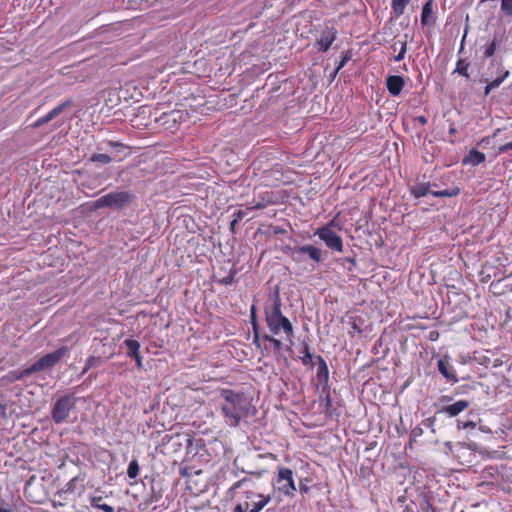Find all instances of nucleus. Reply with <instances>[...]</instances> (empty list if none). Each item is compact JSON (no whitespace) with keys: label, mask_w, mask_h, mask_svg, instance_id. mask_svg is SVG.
Instances as JSON below:
<instances>
[{"label":"nucleus","mask_w":512,"mask_h":512,"mask_svg":"<svg viewBox=\"0 0 512 512\" xmlns=\"http://www.w3.org/2000/svg\"><path fill=\"white\" fill-rule=\"evenodd\" d=\"M219 393L223 399L221 412L225 423L230 427H237L250 413V400L244 393L231 389H222Z\"/></svg>","instance_id":"f257e3e1"},{"label":"nucleus","mask_w":512,"mask_h":512,"mask_svg":"<svg viewBox=\"0 0 512 512\" xmlns=\"http://www.w3.org/2000/svg\"><path fill=\"white\" fill-rule=\"evenodd\" d=\"M238 489L242 490V494L238 497L234 512H260L271 501V496L257 491L256 483L251 478L237 481L229 491L235 492Z\"/></svg>","instance_id":"f03ea898"},{"label":"nucleus","mask_w":512,"mask_h":512,"mask_svg":"<svg viewBox=\"0 0 512 512\" xmlns=\"http://www.w3.org/2000/svg\"><path fill=\"white\" fill-rule=\"evenodd\" d=\"M265 320L271 335L280 336L290 345L293 344V326L290 320L282 314L281 301L278 297L270 307H266Z\"/></svg>","instance_id":"7ed1b4c3"},{"label":"nucleus","mask_w":512,"mask_h":512,"mask_svg":"<svg viewBox=\"0 0 512 512\" xmlns=\"http://www.w3.org/2000/svg\"><path fill=\"white\" fill-rule=\"evenodd\" d=\"M135 196L129 191H113L106 195H103L94 201V207L104 208L109 207L113 209H122L128 206Z\"/></svg>","instance_id":"20e7f679"},{"label":"nucleus","mask_w":512,"mask_h":512,"mask_svg":"<svg viewBox=\"0 0 512 512\" xmlns=\"http://www.w3.org/2000/svg\"><path fill=\"white\" fill-rule=\"evenodd\" d=\"M77 399L73 395L59 398L52 407L51 417L56 424L64 423L75 408Z\"/></svg>","instance_id":"39448f33"},{"label":"nucleus","mask_w":512,"mask_h":512,"mask_svg":"<svg viewBox=\"0 0 512 512\" xmlns=\"http://www.w3.org/2000/svg\"><path fill=\"white\" fill-rule=\"evenodd\" d=\"M334 220L330 221L327 225L318 228L315 231V236H318L321 241L325 243V245L334 251L342 252L343 251V240L341 236H339L332 227L334 226Z\"/></svg>","instance_id":"423d86ee"},{"label":"nucleus","mask_w":512,"mask_h":512,"mask_svg":"<svg viewBox=\"0 0 512 512\" xmlns=\"http://www.w3.org/2000/svg\"><path fill=\"white\" fill-rule=\"evenodd\" d=\"M67 351V347H61L44 355L30 366L32 373L35 374L37 372L53 368L66 355Z\"/></svg>","instance_id":"0eeeda50"},{"label":"nucleus","mask_w":512,"mask_h":512,"mask_svg":"<svg viewBox=\"0 0 512 512\" xmlns=\"http://www.w3.org/2000/svg\"><path fill=\"white\" fill-rule=\"evenodd\" d=\"M430 183L428 182H421L414 184L410 192L415 198H421L428 194L433 195L434 197L441 198V197H454L457 196L460 193V189L458 187L452 188V189H444V190H438V191H431L430 190Z\"/></svg>","instance_id":"6e6552de"},{"label":"nucleus","mask_w":512,"mask_h":512,"mask_svg":"<svg viewBox=\"0 0 512 512\" xmlns=\"http://www.w3.org/2000/svg\"><path fill=\"white\" fill-rule=\"evenodd\" d=\"M303 255H307L311 260L316 263L322 261V250L313 245H302L300 247H293L290 249V257L296 263H300L303 260Z\"/></svg>","instance_id":"1a4fd4ad"},{"label":"nucleus","mask_w":512,"mask_h":512,"mask_svg":"<svg viewBox=\"0 0 512 512\" xmlns=\"http://www.w3.org/2000/svg\"><path fill=\"white\" fill-rule=\"evenodd\" d=\"M277 483L279 491L285 495H292L296 490L293 472L289 468H281L279 470Z\"/></svg>","instance_id":"9d476101"},{"label":"nucleus","mask_w":512,"mask_h":512,"mask_svg":"<svg viewBox=\"0 0 512 512\" xmlns=\"http://www.w3.org/2000/svg\"><path fill=\"white\" fill-rule=\"evenodd\" d=\"M337 32L334 28H326L322 34L317 44L319 46V51L326 52L331 47L332 43L336 39Z\"/></svg>","instance_id":"9b49d317"},{"label":"nucleus","mask_w":512,"mask_h":512,"mask_svg":"<svg viewBox=\"0 0 512 512\" xmlns=\"http://www.w3.org/2000/svg\"><path fill=\"white\" fill-rule=\"evenodd\" d=\"M469 405H470L469 401L459 400L453 404L442 407L440 412L446 414L449 417H455L458 414H460L461 412H463L466 408H468Z\"/></svg>","instance_id":"f8f14e48"},{"label":"nucleus","mask_w":512,"mask_h":512,"mask_svg":"<svg viewBox=\"0 0 512 512\" xmlns=\"http://www.w3.org/2000/svg\"><path fill=\"white\" fill-rule=\"evenodd\" d=\"M386 86L392 96H398L404 87V79L396 75L388 76Z\"/></svg>","instance_id":"ddd939ff"},{"label":"nucleus","mask_w":512,"mask_h":512,"mask_svg":"<svg viewBox=\"0 0 512 512\" xmlns=\"http://www.w3.org/2000/svg\"><path fill=\"white\" fill-rule=\"evenodd\" d=\"M486 159V155L476 149H471L467 156L463 159V164H470L477 166L483 163Z\"/></svg>","instance_id":"4468645a"},{"label":"nucleus","mask_w":512,"mask_h":512,"mask_svg":"<svg viewBox=\"0 0 512 512\" xmlns=\"http://www.w3.org/2000/svg\"><path fill=\"white\" fill-rule=\"evenodd\" d=\"M439 372L449 381L457 382L458 379L454 373V369L445 360L440 359L437 363Z\"/></svg>","instance_id":"2eb2a0df"},{"label":"nucleus","mask_w":512,"mask_h":512,"mask_svg":"<svg viewBox=\"0 0 512 512\" xmlns=\"http://www.w3.org/2000/svg\"><path fill=\"white\" fill-rule=\"evenodd\" d=\"M316 365H317V378L320 381L327 382L329 377V370L324 358L320 355L316 357Z\"/></svg>","instance_id":"dca6fc26"},{"label":"nucleus","mask_w":512,"mask_h":512,"mask_svg":"<svg viewBox=\"0 0 512 512\" xmlns=\"http://www.w3.org/2000/svg\"><path fill=\"white\" fill-rule=\"evenodd\" d=\"M72 105V100L68 99L60 104H58L55 108H53L49 113H47L46 119L49 120V122L56 117H58L60 114H62L68 107Z\"/></svg>","instance_id":"f3484780"},{"label":"nucleus","mask_w":512,"mask_h":512,"mask_svg":"<svg viewBox=\"0 0 512 512\" xmlns=\"http://www.w3.org/2000/svg\"><path fill=\"white\" fill-rule=\"evenodd\" d=\"M32 371H31V368L30 366L21 370V371H10L7 375H6V379L9 381V382H14V381H19V380H22L26 377H29L30 375H32Z\"/></svg>","instance_id":"a211bd4d"},{"label":"nucleus","mask_w":512,"mask_h":512,"mask_svg":"<svg viewBox=\"0 0 512 512\" xmlns=\"http://www.w3.org/2000/svg\"><path fill=\"white\" fill-rule=\"evenodd\" d=\"M124 344L125 346L127 347L128 349V356L129 357H134L139 353V349H140V343L137 341V340H134V339H126L124 341Z\"/></svg>","instance_id":"6ab92c4d"},{"label":"nucleus","mask_w":512,"mask_h":512,"mask_svg":"<svg viewBox=\"0 0 512 512\" xmlns=\"http://www.w3.org/2000/svg\"><path fill=\"white\" fill-rule=\"evenodd\" d=\"M90 502L93 507L101 509L104 512H114V508L112 506L102 502L101 496H93Z\"/></svg>","instance_id":"aec40b11"},{"label":"nucleus","mask_w":512,"mask_h":512,"mask_svg":"<svg viewBox=\"0 0 512 512\" xmlns=\"http://www.w3.org/2000/svg\"><path fill=\"white\" fill-rule=\"evenodd\" d=\"M498 43H499V39L495 36L490 43H486L483 46V49H484L483 53H484L485 58H490L494 55Z\"/></svg>","instance_id":"412c9836"},{"label":"nucleus","mask_w":512,"mask_h":512,"mask_svg":"<svg viewBox=\"0 0 512 512\" xmlns=\"http://www.w3.org/2000/svg\"><path fill=\"white\" fill-rule=\"evenodd\" d=\"M410 0H392V8L396 16H400L404 13L405 7Z\"/></svg>","instance_id":"4be33fe9"},{"label":"nucleus","mask_w":512,"mask_h":512,"mask_svg":"<svg viewBox=\"0 0 512 512\" xmlns=\"http://www.w3.org/2000/svg\"><path fill=\"white\" fill-rule=\"evenodd\" d=\"M468 68H469V63H467L463 59H459L457 61L456 68L453 73H458V74L464 76L465 78H469Z\"/></svg>","instance_id":"5701e85b"},{"label":"nucleus","mask_w":512,"mask_h":512,"mask_svg":"<svg viewBox=\"0 0 512 512\" xmlns=\"http://www.w3.org/2000/svg\"><path fill=\"white\" fill-rule=\"evenodd\" d=\"M274 336L275 335L265 334L263 336V339L266 341H269L271 343V345L273 346L274 352L279 353L283 347V342L281 339L275 338Z\"/></svg>","instance_id":"b1692460"},{"label":"nucleus","mask_w":512,"mask_h":512,"mask_svg":"<svg viewBox=\"0 0 512 512\" xmlns=\"http://www.w3.org/2000/svg\"><path fill=\"white\" fill-rule=\"evenodd\" d=\"M127 475L131 479H135L139 475V464L137 460H132L127 468Z\"/></svg>","instance_id":"393cba45"},{"label":"nucleus","mask_w":512,"mask_h":512,"mask_svg":"<svg viewBox=\"0 0 512 512\" xmlns=\"http://www.w3.org/2000/svg\"><path fill=\"white\" fill-rule=\"evenodd\" d=\"M507 76H508V72H506L503 77L497 78V79L491 81L490 83H488L485 87V95H488L490 93V91L499 87L500 84L503 82L504 78Z\"/></svg>","instance_id":"a878e982"},{"label":"nucleus","mask_w":512,"mask_h":512,"mask_svg":"<svg viewBox=\"0 0 512 512\" xmlns=\"http://www.w3.org/2000/svg\"><path fill=\"white\" fill-rule=\"evenodd\" d=\"M101 145H105V147H99V149H106V148H114L117 152H121L123 149H126L127 146L115 141H104L101 143Z\"/></svg>","instance_id":"bb28decb"},{"label":"nucleus","mask_w":512,"mask_h":512,"mask_svg":"<svg viewBox=\"0 0 512 512\" xmlns=\"http://www.w3.org/2000/svg\"><path fill=\"white\" fill-rule=\"evenodd\" d=\"M90 161L99 162L101 164H108L112 161V158L105 153H98L91 156Z\"/></svg>","instance_id":"cd10ccee"},{"label":"nucleus","mask_w":512,"mask_h":512,"mask_svg":"<svg viewBox=\"0 0 512 512\" xmlns=\"http://www.w3.org/2000/svg\"><path fill=\"white\" fill-rule=\"evenodd\" d=\"M432 15L431 1H428L422 8L421 21L428 24V18Z\"/></svg>","instance_id":"c85d7f7f"},{"label":"nucleus","mask_w":512,"mask_h":512,"mask_svg":"<svg viewBox=\"0 0 512 512\" xmlns=\"http://www.w3.org/2000/svg\"><path fill=\"white\" fill-rule=\"evenodd\" d=\"M301 360L304 365H312V366L316 365V359L314 360V357L310 353L307 346L305 347L304 355L301 358Z\"/></svg>","instance_id":"c756f323"},{"label":"nucleus","mask_w":512,"mask_h":512,"mask_svg":"<svg viewBox=\"0 0 512 512\" xmlns=\"http://www.w3.org/2000/svg\"><path fill=\"white\" fill-rule=\"evenodd\" d=\"M399 45H400L399 52L396 56H394L395 61H401L402 59H404L406 51H407L406 41H399Z\"/></svg>","instance_id":"7c9ffc66"},{"label":"nucleus","mask_w":512,"mask_h":512,"mask_svg":"<svg viewBox=\"0 0 512 512\" xmlns=\"http://www.w3.org/2000/svg\"><path fill=\"white\" fill-rule=\"evenodd\" d=\"M187 114H185L183 111H172L168 114H166V116L169 118V120L173 121V122H177L178 120L181 121L183 119L184 116H186Z\"/></svg>","instance_id":"2f4dec72"},{"label":"nucleus","mask_w":512,"mask_h":512,"mask_svg":"<svg viewBox=\"0 0 512 512\" xmlns=\"http://www.w3.org/2000/svg\"><path fill=\"white\" fill-rule=\"evenodd\" d=\"M501 9L508 15H512V0H501Z\"/></svg>","instance_id":"473e14b6"},{"label":"nucleus","mask_w":512,"mask_h":512,"mask_svg":"<svg viewBox=\"0 0 512 512\" xmlns=\"http://www.w3.org/2000/svg\"><path fill=\"white\" fill-rule=\"evenodd\" d=\"M264 207H266V203L262 201L253 200L252 202L247 203V209L249 210L263 209Z\"/></svg>","instance_id":"72a5a7b5"},{"label":"nucleus","mask_w":512,"mask_h":512,"mask_svg":"<svg viewBox=\"0 0 512 512\" xmlns=\"http://www.w3.org/2000/svg\"><path fill=\"white\" fill-rule=\"evenodd\" d=\"M350 60V56L349 55H345L342 60L340 61L339 65L337 66L336 68V71L335 73H338L344 66L345 64Z\"/></svg>","instance_id":"f704fd0d"},{"label":"nucleus","mask_w":512,"mask_h":512,"mask_svg":"<svg viewBox=\"0 0 512 512\" xmlns=\"http://www.w3.org/2000/svg\"><path fill=\"white\" fill-rule=\"evenodd\" d=\"M458 427L460 429H467V428H475L476 427V424L473 422V421H467V422H464V423H460L458 424Z\"/></svg>","instance_id":"c9c22d12"},{"label":"nucleus","mask_w":512,"mask_h":512,"mask_svg":"<svg viewBox=\"0 0 512 512\" xmlns=\"http://www.w3.org/2000/svg\"><path fill=\"white\" fill-rule=\"evenodd\" d=\"M49 122L48 119H46V116H43L41 118H39L34 124H33V127L37 128V127H40L44 124H47Z\"/></svg>","instance_id":"e433bc0d"},{"label":"nucleus","mask_w":512,"mask_h":512,"mask_svg":"<svg viewBox=\"0 0 512 512\" xmlns=\"http://www.w3.org/2000/svg\"><path fill=\"white\" fill-rule=\"evenodd\" d=\"M509 150H512V141L500 146L499 148L501 153L507 152Z\"/></svg>","instance_id":"4c0bfd02"},{"label":"nucleus","mask_w":512,"mask_h":512,"mask_svg":"<svg viewBox=\"0 0 512 512\" xmlns=\"http://www.w3.org/2000/svg\"><path fill=\"white\" fill-rule=\"evenodd\" d=\"M251 320H252V324L255 328L256 327V311H255L254 305L251 307Z\"/></svg>","instance_id":"58836bf2"},{"label":"nucleus","mask_w":512,"mask_h":512,"mask_svg":"<svg viewBox=\"0 0 512 512\" xmlns=\"http://www.w3.org/2000/svg\"><path fill=\"white\" fill-rule=\"evenodd\" d=\"M133 358L136 360L137 366L139 368L142 367V358H141L140 354L134 356Z\"/></svg>","instance_id":"ea45409f"},{"label":"nucleus","mask_w":512,"mask_h":512,"mask_svg":"<svg viewBox=\"0 0 512 512\" xmlns=\"http://www.w3.org/2000/svg\"><path fill=\"white\" fill-rule=\"evenodd\" d=\"M244 216H245V212L243 210H239L236 213V218L235 219H237V221H238V220H241Z\"/></svg>","instance_id":"a19ab883"},{"label":"nucleus","mask_w":512,"mask_h":512,"mask_svg":"<svg viewBox=\"0 0 512 512\" xmlns=\"http://www.w3.org/2000/svg\"><path fill=\"white\" fill-rule=\"evenodd\" d=\"M95 361L96 359L94 357H90L88 360H87V366H89L90 368L94 366L95 364Z\"/></svg>","instance_id":"79ce46f5"},{"label":"nucleus","mask_w":512,"mask_h":512,"mask_svg":"<svg viewBox=\"0 0 512 512\" xmlns=\"http://www.w3.org/2000/svg\"><path fill=\"white\" fill-rule=\"evenodd\" d=\"M416 121H418L419 123H421L423 125L427 123V119L424 116L416 117Z\"/></svg>","instance_id":"37998d69"},{"label":"nucleus","mask_w":512,"mask_h":512,"mask_svg":"<svg viewBox=\"0 0 512 512\" xmlns=\"http://www.w3.org/2000/svg\"><path fill=\"white\" fill-rule=\"evenodd\" d=\"M424 512H435L432 505L430 503H426V506L424 508Z\"/></svg>","instance_id":"c03bdc74"},{"label":"nucleus","mask_w":512,"mask_h":512,"mask_svg":"<svg viewBox=\"0 0 512 512\" xmlns=\"http://www.w3.org/2000/svg\"><path fill=\"white\" fill-rule=\"evenodd\" d=\"M0 512H14L10 507H1Z\"/></svg>","instance_id":"a18cd8bd"},{"label":"nucleus","mask_w":512,"mask_h":512,"mask_svg":"<svg viewBox=\"0 0 512 512\" xmlns=\"http://www.w3.org/2000/svg\"><path fill=\"white\" fill-rule=\"evenodd\" d=\"M344 261L350 263L353 266L356 264L355 259H353V258L348 257V258H345Z\"/></svg>","instance_id":"49530a36"},{"label":"nucleus","mask_w":512,"mask_h":512,"mask_svg":"<svg viewBox=\"0 0 512 512\" xmlns=\"http://www.w3.org/2000/svg\"><path fill=\"white\" fill-rule=\"evenodd\" d=\"M466 35H467V28L465 29V33H464V35H463V37H462V40H461V47H460V51H462V49H463V43H464V40H465V38H466Z\"/></svg>","instance_id":"de8ad7c7"},{"label":"nucleus","mask_w":512,"mask_h":512,"mask_svg":"<svg viewBox=\"0 0 512 512\" xmlns=\"http://www.w3.org/2000/svg\"><path fill=\"white\" fill-rule=\"evenodd\" d=\"M398 44H399V41H398V42H395V43L391 46V48L393 49V51L399 52V49L397 48Z\"/></svg>","instance_id":"09e8293b"},{"label":"nucleus","mask_w":512,"mask_h":512,"mask_svg":"<svg viewBox=\"0 0 512 512\" xmlns=\"http://www.w3.org/2000/svg\"><path fill=\"white\" fill-rule=\"evenodd\" d=\"M236 223H237V219H234V220L231 222L230 227H231V229H232V230L234 229V227H235Z\"/></svg>","instance_id":"8fccbe9b"},{"label":"nucleus","mask_w":512,"mask_h":512,"mask_svg":"<svg viewBox=\"0 0 512 512\" xmlns=\"http://www.w3.org/2000/svg\"><path fill=\"white\" fill-rule=\"evenodd\" d=\"M223 282H224L225 284H230V283L232 282V279H228V278H226V279H224V281H223Z\"/></svg>","instance_id":"3c124183"},{"label":"nucleus","mask_w":512,"mask_h":512,"mask_svg":"<svg viewBox=\"0 0 512 512\" xmlns=\"http://www.w3.org/2000/svg\"><path fill=\"white\" fill-rule=\"evenodd\" d=\"M254 338H255V339H254V341H255V342H257V341H258V339H259L258 333H257L256 331H255V337H254Z\"/></svg>","instance_id":"603ef678"},{"label":"nucleus","mask_w":512,"mask_h":512,"mask_svg":"<svg viewBox=\"0 0 512 512\" xmlns=\"http://www.w3.org/2000/svg\"><path fill=\"white\" fill-rule=\"evenodd\" d=\"M89 369H90V367L86 365V367L83 370V373H86Z\"/></svg>","instance_id":"864d4df0"}]
</instances>
